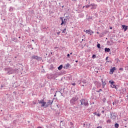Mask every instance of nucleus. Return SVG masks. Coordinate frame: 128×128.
<instances>
[{"mask_svg": "<svg viewBox=\"0 0 128 128\" xmlns=\"http://www.w3.org/2000/svg\"><path fill=\"white\" fill-rule=\"evenodd\" d=\"M39 104H42L41 106H44V108H48V106H50V104H52V101H50V100L47 102H44V100H42L39 102Z\"/></svg>", "mask_w": 128, "mask_h": 128, "instance_id": "f257e3e1", "label": "nucleus"}, {"mask_svg": "<svg viewBox=\"0 0 128 128\" xmlns=\"http://www.w3.org/2000/svg\"><path fill=\"white\" fill-rule=\"evenodd\" d=\"M80 102H81V104L84 106V108H86V106H88V100H80Z\"/></svg>", "mask_w": 128, "mask_h": 128, "instance_id": "f03ea898", "label": "nucleus"}, {"mask_svg": "<svg viewBox=\"0 0 128 128\" xmlns=\"http://www.w3.org/2000/svg\"><path fill=\"white\" fill-rule=\"evenodd\" d=\"M6 70L8 71V74H14V70L11 68H7Z\"/></svg>", "mask_w": 128, "mask_h": 128, "instance_id": "7ed1b4c3", "label": "nucleus"}, {"mask_svg": "<svg viewBox=\"0 0 128 128\" xmlns=\"http://www.w3.org/2000/svg\"><path fill=\"white\" fill-rule=\"evenodd\" d=\"M77 100H78V98H76V97H74L70 100V104H74V102H76Z\"/></svg>", "mask_w": 128, "mask_h": 128, "instance_id": "20e7f679", "label": "nucleus"}, {"mask_svg": "<svg viewBox=\"0 0 128 128\" xmlns=\"http://www.w3.org/2000/svg\"><path fill=\"white\" fill-rule=\"evenodd\" d=\"M109 82L110 84V86L112 88H116V86L114 81H109Z\"/></svg>", "mask_w": 128, "mask_h": 128, "instance_id": "39448f33", "label": "nucleus"}, {"mask_svg": "<svg viewBox=\"0 0 128 128\" xmlns=\"http://www.w3.org/2000/svg\"><path fill=\"white\" fill-rule=\"evenodd\" d=\"M90 6H91V10H96V6L94 4H90Z\"/></svg>", "mask_w": 128, "mask_h": 128, "instance_id": "423d86ee", "label": "nucleus"}, {"mask_svg": "<svg viewBox=\"0 0 128 128\" xmlns=\"http://www.w3.org/2000/svg\"><path fill=\"white\" fill-rule=\"evenodd\" d=\"M114 70H116V67L112 68L110 70V74H114Z\"/></svg>", "mask_w": 128, "mask_h": 128, "instance_id": "0eeeda50", "label": "nucleus"}, {"mask_svg": "<svg viewBox=\"0 0 128 128\" xmlns=\"http://www.w3.org/2000/svg\"><path fill=\"white\" fill-rule=\"evenodd\" d=\"M122 28L124 30V32H126V30H128V26L126 25H122Z\"/></svg>", "mask_w": 128, "mask_h": 128, "instance_id": "6e6552de", "label": "nucleus"}, {"mask_svg": "<svg viewBox=\"0 0 128 128\" xmlns=\"http://www.w3.org/2000/svg\"><path fill=\"white\" fill-rule=\"evenodd\" d=\"M70 66V64L68 63L64 66V68H66V70H68V68Z\"/></svg>", "mask_w": 128, "mask_h": 128, "instance_id": "1a4fd4ad", "label": "nucleus"}, {"mask_svg": "<svg viewBox=\"0 0 128 128\" xmlns=\"http://www.w3.org/2000/svg\"><path fill=\"white\" fill-rule=\"evenodd\" d=\"M32 60H38V56H32Z\"/></svg>", "mask_w": 128, "mask_h": 128, "instance_id": "9d476101", "label": "nucleus"}, {"mask_svg": "<svg viewBox=\"0 0 128 128\" xmlns=\"http://www.w3.org/2000/svg\"><path fill=\"white\" fill-rule=\"evenodd\" d=\"M104 50L106 52H110V48H105Z\"/></svg>", "mask_w": 128, "mask_h": 128, "instance_id": "9b49d317", "label": "nucleus"}, {"mask_svg": "<svg viewBox=\"0 0 128 128\" xmlns=\"http://www.w3.org/2000/svg\"><path fill=\"white\" fill-rule=\"evenodd\" d=\"M60 19L62 20L61 26H62V24H66V22H64V20H62V18H60Z\"/></svg>", "mask_w": 128, "mask_h": 128, "instance_id": "f8f14e48", "label": "nucleus"}, {"mask_svg": "<svg viewBox=\"0 0 128 128\" xmlns=\"http://www.w3.org/2000/svg\"><path fill=\"white\" fill-rule=\"evenodd\" d=\"M84 32H86V34H90V32H92V30H84Z\"/></svg>", "mask_w": 128, "mask_h": 128, "instance_id": "ddd939ff", "label": "nucleus"}, {"mask_svg": "<svg viewBox=\"0 0 128 128\" xmlns=\"http://www.w3.org/2000/svg\"><path fill=\"white\" fill-rule=\"evenodd\" d=\"M62 65H60L58 67V70H62Z\"/></svg>", "mask_w": 128, "mask_h": 128, "instance_id": "4468645a", "label": "nucleus"}, {"mask_svg": "<svg viewBox=\"0 0 128 128\" xmlns=\"http://www.w3.org/2000/svg\"><path fill=\"white\" fill-rule=\"evenodd\" d=\"M62 33L63 34H68V32H66V28H64L63 31H62Z\"/></svg>", "mask_w": 128, "mask_h": 128, "instance_id": "2eb2a0df", "label": "nucleus"}, {"mask_svg": "<svg viewBox=\"0 0 128 128\" xmlns=\"http://www.w3.org/2000/svg\"><path fill=\"white\" fill-rule=\"evenodd\" d=\"M114 126H115V128H118V127L120 126V125L118 124H114Z\"/></svg>", "mask_w": 128, "mask_h": 128, "instance_id": "dca6fc26", "label": "nucleus"}, {"mask_svg": "<svg viewBox=\"0 0 128 128\" xmlns=\"http://www.w3.org/2000/svg\"><path fill=\"white\" fill-rule=\"evenodd\" d=\"M90 7V4L83 6V8H88Z\"/></svg>", "mask_w": 128, "mask_h": 128, "instance_id": "f3484780", "label": "nucleus"}, {"mask_svg": "<svg viewBox=\"0 0 128 128\" xmlns=\"http://www.w3.org/2000/svg\"><path fill=\"white\" fill-rule=\"evenodd\" d=\"M90 126V124H87L86 126V128H89Z\"/></svg>", "mask_w": 128, "mask_h": 128, "instance_id": "a211bd4d", "label": "nucleus"}, {"mask_svg": "<svg viewBox=\"0 0 128 128\" xmlns=\"http://www.w3.org/2000/svg\"><path fill=\"white\" fill-rule=\"evenodd\" d=\"M97 48H100V44H98Z\"/></svg>", "mask_w": 128, "mask_h": 128, "instance_id": "6ab92c4d", "label": "nucleus"}, {"mask_svg": "<svg viewBox=\"0 0 128 128\" xmlns=\"http://www.w3.org/2000/svg\"><path fill=\"white\" fill-rule=\"evenodd\" d=\"M92 34H94V32L90 31V32H89L88 34H90V36H92Z\"/></svg>", "mask_w": 128, "mask_h": 128, "instance_id": "aec40b11", "label": "nucleus"}, {"mask_svg": "<svg viewBox=\"0 0 128 128\" xmlns=\"http://www.w3.org/2000/svg\"><path fill=\"white\" fill-rule=\"evenodd\" d=\"M102 84L104 86L106 84V82H104V81H102Z\"/></svg>", "mask_w": 128, "mask_h": 128, "instance_id": "412c9836", "label": "nucleus"}, {"mask_svg": "<svg viewBox=\"0 0 128 128\" xmlns=\"http://www.w3.org/2000/svg\"><path fill=\"white\" fill-rule=\"evenodd\" d=\"M96 54H93L92 58H96Z\"/></svg>", "mask_w": 128, "mask_h": 128, "instance_id": "4be33fe9", "label": "nucleus"}, {"mask_svg": "<svg viewBox=\"0 0 128 128\" xmlns=\"http://www.w3.org/2000/svg\"><path fill=\"white\" fill-rule=\"evenodd\" d=\"M120 70H124V68H120Z\"/></svg>", "mask_w": 128, "mask_h": 128, "instance_id": "5701e85b", "label": "nucleus"}, {"mask_svg": "<svg viewBox=\"0 0 128 128\" xmlns=\"http://www.w3.org/2000/svg\"><path fill=\"white\" fill-rule=\"evenodd\" d=\"M67 56L68 58H70V54H67Z\"/></svg>", "mask_w": 128, "mask_h": 128, "instance_id": "b1692460", "label": "nucleus"}, {"mask_svg": "<svg viewBox=\"0 0 128 128\" xmlns=\"http://www.w3.org/2000/svg\"><path fill=\"white\" fill-rule=\"evenodd\" d=\"M97 116H100V114H98Z\"/></svg>", "mask_w": 128, "mask_h": 128, "instance_id": "393cba45", "label": "nucleus"}, {"mask_svg": "<svg viewBox=\"0 0 128 128\" xmlns=\"http://www.w3.org/2000/svg\"><path fill=\"white\" fill-rule=\"evenodd\" d=\"M105 100H106V98H104V99H103V102H104V101Z\"/></svg>", "mask_w": 128, "mask_h": 128, "instance_id": "a878e982", "label": "nucleus"}, {"mask_svg": "<svg viewBox=\"0 0 128 128\" xmlns=\"http://www.w3.org/2000/svg\"><path fill=\"white\" fill-rule=\"evenodd\" d=\"M60 34V32H57V34H58V35Z\"/></svg>", "mask_w": 128, "mask_h": 128, "instance_id": "bb28decb", "label": "nucleus"}, {"mask_svg": "<svg viewBox=\"0 0 128 128\" xmlns=\"http://www.w3.org/2000/svg\"><path fill=\"white\" fill-rule=\"evenodd\" d=\"M106 60H108V57H106Z\"/></svg>", "mask_w": 128, "mask_h": 128, "instance_id": "cd10ccee", "label": "nucleus"}, {"mask_svg": "<svg viewBox=\"0 0 128 128\" xmlns=\"http://www.w3.org/2000/svg\"><path fill=\"white\" fill-rule=\"evenodd\" d=\"M72 86H76V83L72 84Z\"/></svg>", "mask_w": 128, "mask_h": 128, "instance_id": "c85d7f7f", "label": "nucleus"}, {"mask_svg": "<svg viewBox=\"0 0 128 128\" xmlns=\"http://www.w3.org/2000/svg\"><path fill=\"white\" fill-rule=\"evenodd\" d=\"M107 122H110V120H108Z\"/></svg>", "mask_w": 128, "mask_h": 128, "instance_id": "c756f323", "label": "nucleus"}, {"mask_svg": "<svg viewBox=\"0 0 128 128\" xmlns=\"http://www.w3.org/2000/svg\"><path fill=\"white\" fill-rule=\"evenodd\" d=\"M110 30H112V27L110 26Z\"/></svg>", "mask_w": 128, "mask_h": 128, "instance_id": "7c9ffc66", "label": "nucleus"}, {"mask_svg": "<svg viewBox=\"0 0 128 128\" xmlns=\"http://www.w3.org/2000/svg\"><path fill=\"white\" fill-rule=\"evenodd\" d=\"M102 114H104V110H102Z\"/></svg>", "mask_w": 128, "mask_h": 128, "instance_id": "2f4dec72", "label": "nucleus"}, {"mask_svg": "<svg viewBox=\"0 0 128 128\" xmlns=\"http://www.w3.org/2000/svg\"><path fill=\"white\" fill-rule=\"evenodd\" d=\"M96 128H102V127L101 126H98Z\"/></svg>", "mask_w": 128, "mask_h": 128, "instance_id": "473e14b6", "label": "nucleus"}, {"mask_svg": "<svg viewBox=\"0 0 128 128\" xmlns=\"http://www.w3.org/2000/svg\"><path fill=\"white\" fill-rule=\"evenodd\" d=\"M112 104L113 106H114V102H113Z\"/></svg>", "mask_w": 128, "mask_h": 128, "instance_id": "72a5a7b5", "label": "nucleus"}, {"mask_svg": "<svg viewBox=\"0 0 128 128\" xmlns=\"http://www.w3.org/2000/svg\"><path fill=\"white\" fill-rule=\"evenodd\" d=\"M94 114H96V115H97V114H96V112H94Z\"/></svg>", "mask_w": 128, "mask_h": 128, "instance_id": "f704fd0d", "label": "nucleus"}, {"mask_svg": "<svg viewBox=\"0 0 128 128\" xmlns=\"http://www.w3.org/2000/svg\"><path fill=\"white\" fill-rule=\"evenodd\" d=\"M73 0V2H76V0Z\"/></svg>", "mask_w": 128, "mask_h": 128, "instance_id": "c9c22d12", "label": "nucleus"}, {"mask_svg": "<svg viewBox=\"0 0 128 128\" xmlns=\"http://www.w3.org/2000/svg\"><path fill=\"white\" fill-rule=\"evenodd\" d=\"M70 54H72V52H70Z\"/></svg>", "mask_w": 128, "mask_h": 128, "instance_id": "e433bc0d", "label": "nucleus"}, {"mask_svg": "<svg viewBox=\"0 0 128 128\" xmlns=\"http://www.w3.org/2000/svg\"><path fill=\"white\" fill-rule=\"evenodd\" d=\"M78 62V60H76V62Z\"/></svg>", "mask_w": 128, "mask_h": 128, "instance_id": "4c0bfd02", "label": "nucleus"}, {"mask_svg": "<svg viewBox=\"0 0 128 128\" xmlns=\"http://www.w3.org/2000/svg\"><path fill=\"white\" fill-rule=\"evenodd\" d=\"M97 34H99L100 33L98 32Z\"/></svg>", "mask_w": 128, "mask_h": 128, "instance_id": "58836bf2", "label": "nucleus"}, {"mask_svg": "<svg viewBox=\"0 0 128 128\" xmlns=\"http://www.w3.org/2000/svg\"><path fill=\"white\" fill-rule=\"evenodd\" d=\"M103 108V110H104V108Z\"/></svg>", "mask_w": 128, "mask_h": 128, "instance_id": "ea45409f", "label": "nucleus"}, {"mask_svg": "<svg viewBox=\"0 0 128 128\" xmlns=\"http://www.w3.org/2000/svg\"><path fill=\"white\" fill-rule=\"evenodd\" d=\"M62 8H64V6H62Z\"/></svg>", "mask_w": 128, "mask_h": 128, "instance_id": "a19ab883", "label": "nucleus"}]
</instances>
